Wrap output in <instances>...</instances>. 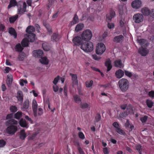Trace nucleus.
<instances>
[{"mask_svg": "<svg viewBox=\"0 0 154 154\" xmlns=\"http://www.w3.org/2000/svg\"><path fill=\"white\" fill-rule=\"evenodd\" d=\"M93 44L92 42L89 41L83 42L80 48L85 52L92 51L93 49Z\"/></svg>", "mask_w": 154, "mask_h": 154, "instance_id": "obj_1", "label": "nucleus"}, {"mask_svg": "<svg viewBox=\"0 0 154 154\" xmlns=\"http://www.w3.org/2000/svg\"><path fill=\"white\" fill-rule=\"evenodd\" d=\"M119 87L121 90L123 92L126 91L129 86V83L128 80L125 79H122L119 81Z\"/></svg>", "mask_w": 154, "mask_h": 154, "instance_id": "obj_2", "label": "nucleus"}, {"mask_svg": "<svg viewBox=\"0 0 154 154\" xmlns=\"http://www.w3.org/2000/svg\"><path fill=\"white\" fill-rule=\"evenodd\" d=\"M26 5L25 2H19L17 6V14L21 15L26 12Z\"/></svg>", "mask_w": 154, "mask_h": 154, "instance_id": "obj_3", "label": "nucleus"}, {"mask_svg": "<svg viewBox=\"0 0 154 154\" xmlns=\"http://www.w3.org/2000/svg\"><path fill=\"white\" fill-rule=\"evenodd\" d=\"M92 36V32L89 29L84 31L81 34V37L83 41H89Z\"/></svg>", "mask_w": 154, "mask_h": 154, "instance_id": "obj_4", "label": "nucleus"}, {"mask_svg": "<svg viewBox=\"0 0 154 154\" xmlns=\"http://www.w3.org/2000/svg\"><path fill=\"white\" fill-rule=\"evenodd\" d=\"M106 50L105 45L102 43L98 44L97 46L96 51L97 54L101 55Z\"/></svg>", "mask_w": 154, "mask_h": 154, "instance_id": "obj_5", "label": "nucleus"}, {"mask_svg": "<svg viewBox=\"0 0 154 154\" xmlns=\"http://www.w3.org/2000/svg\"><path fill=\"white\" fill-rule=\"evenodd\" d=\"M6 128V131L7 133L11 135H13L15 134L16 132L17 131V127L15 125H8Z\"/></svg>", "mask_w": 154, "mask_h": 154, "instance_id": "obj_6", "label": "nucleus"}, {"mask_svg": "<svg viewBox=\"0 0 154 154\" xmlns=\"http://www.w3.org/2000/svg\"><path fill=\"white\" fill-rule=\"evenodd\" d=\"M133 19L135 23H139L143 21V17L141 14H136L133 16Z\"/></svg>", "mask_w": 154, "mask_h": 154, "instance_id": "obj_7", "label": "nucleus"}, {"mask_svg": "<svg viewBox=\"0 0 154 154\" xmlns=\"http://www.w3.org/2000/svg\"><path fill=\"white\" fill-rule=\"evenodd\" d=\"M72 41L74 44L78 46H81L83 42L81 37L78 35L75 36L73 38Z\"/></svg>", "mask_w": 154, "mask_h": 154, "instance_id": "obj_8", "label": "nucleus"}, {"mask_svg": "<svg viewBox=\"0 0 154 154\" xmlns=\"http://www.w3.org/2000/svg\"><path fill=\"white\" fill-rule=\"evenodd\" d=\"M61 38V35L58 32H54L51 36V41L53 42L58 41Z\"/></svg>", "mask_w": 154, "mask_h": 154, "instance_id": "obj_9", "label": "nucleus"}, {"mask_svg": "<svg viewBox=\"0 0 154 154\" xmlns=\"http://www.w3.org/2000/svg\"><path fill=\"white\" fill-rule=\"evenodd\" d=\"M32 108L34 116L35 117H36L37 116L38 104L36 100H33L32 101Z\"/></svg>", "mask_w": 154, "mask_h": 154, "instance_id": "obj_10", "label": "nucleus"}, {"mask_svg": "<svg viewBox=\"0 0 154 154\" xmlns=\"http://www.w3.org/2000/svg\"><path fill=\"white\" fill-rule=\"evenodd\" d=\"M132 7L136 9L140 8L141 6V2L140 0H135L131 3Z\"/></svg>", "mask_w": 154, "mask_h": 154, "instance_id": "obj_11", "label": "nucleus"}, {"mask_svg": "<svg viewBox=\"0 0 154 154\" xmlns=\"http://www.w3.org/2000/svg\"><path fill=\"white\" fill-rule=\"evenodd\" d=\"M139 53L142 56H145L148 53L149 51L146 48H144L143 46L140 48L138 51Z\"/></svg>", "mask_w": 154, "mask_h": 154, "instance_id": "obj_12", "label": "nucleus"}, {"mask_svg": "<svg viewBox=\"0 0 154 154\" xmlns=\"http://www.w3.org/2000/svg\"><path fill=\"white\" fill-rule=\"evenodd\" d=\"M142 13L145 16H148L151 14V12L149 9L147 7H144L141 10Z\"/></svg>", "mask_w": 154, "mask_h": 154, "instance_id": "obj_13", "label": "nucleus"}, {"mask_svg": "<svg viewBox=\"0 0 154 154\" xmlns=\"http://www.w3.org/2000/svg\"><path fill=\"white\" fill-rule=\"evenodd\" d=\"M19 2H17L16 0H10L9 4L8 6V8L9 9L12 7L18 6Z\"/></svg>", "mask_w": 154, "mask_h": 154, "instance_id": "obj_14", "label": "nucleus"}, {"mask_svg": "<svg viewBox=\"0 0 154 154\" xmlns=\"http://www.w3.org/2000/svg\"><path fill=\"white\" fill-rule=\"evenodd\" d=\"M115 74L117 78L120 79L124 75V72L122 70L119 69L116 71Z\"/></svg>", "mask_w": 154, "mask_h": 154, "instance_id": "obj_15", "label": "nucleus"}, {"mask_svg": "<svg viewBox=\"0 0 154 154\" xmlns=\"http://www.w3.org/2000/svg\"><path fill=\"white\" fill-rule=\"evenodd\" d=\"M17 97L18 100L22 103L23 100V92L21 91H18L17 92Z\"/></svg>", "mask_w": 154, "mask_h": 154, "instance_id": "obj_16", "label": "nucleus"}, {"mask_svg": "<svg viewBox=\"0 0 154 154\" xmlns=\"http://www.w3.org/2000/svg\"><path fill=\"white\" fill-rule=\"evenodd\" d=\"M105 66L107 67V72L109 71L112 68V66L111 65V61L110 59H108L105 62Z\"/></svg>", "mask_w": 154, "mask_h": 154, "instance_id": "obj_17", "label": "nucleus"}, {"mask_svg": "<svg viewBox=\"0 0 154 154\" xmlns=\"http://www.w3.org/2000/svg\"><path fill=\"white\" fill-rule=\"evenodd\" d=\"M124 37L122 35H120L115 36L113 40V41L116 43H119L123 40Z\"/></svg>", "mask_w": 154, "mask_h": 154, "instance_id": "obj_18", "label": "nucleus"}, {"mask_svg": "<svg viewBox=\"0 0 154 154\" xmlns=\"http://www.w3.org/2000/svg\"><path fill=\"white\" fill-rule=\"evenodd\" d=\"M70 75L72 77L73 84L74 85H77L78 81L77 75L70 73Z\"/></svg>", "mask_w": 154, "mask_h": 154, "instance_id": "obj_19", "label": "nucleus"}, {"mask_svg": "<svg viewBox=\"0 0 154 154\" xmlns=\"http://www.w3.org/2000/svg\"><path fill=\"white\" fill-rule=\"evenodd\" d=\"M8 32L11 35H13L15 38L17 37V33L15 29L12 27H10L8 29Z\"/></svg>", "mask_w": 154, "mask_h": 154, "instance_id": "obj_20", "label": "nucleus"}, {"mask_svg": "<svg viewBox=\"0 0 154 154\" xmlns=\"http://www.w3.org/2000/svg\"><path fill=\"white\" fill-rule=\"evenodd\" d=\"M114 66L116 67L122 68L123 67V65L121 60L119 59L116 60L114 62Z\"/></svg>", "mask_w": 154, "mask_h": 154, "instance_id": "obj_21", "label": "nucleus"}, {"mask_svg": "<svg viewBox=\"0 0 154 154\" xmlns=\"http://www.w3.org/2000/svg\"><path fill=\"white\" fill-rule=\"evenodd\" d=\"M35 35L34 33L29 34L27 36V39L29 42H33L35 40Z\"/></svg>", "mask_w": 154, "mask_h": 154, "instance_id": "obj_22", "label": "nucleus"}, {"mask_svg": "<svg viewBox=\"0 0 154 154\" xmlns=\"http://www.w3.org/2000/svg\"><path fill=\"white\" fill-rule=\"evenodd\" d=\"M7 125H17V122L14 119H11L9 120L6 122Z\"/></svg>", "mask_w": 154, "mask_h": 154, "instance_id": "obj_23", "label": "nucleus"}, {"mask_svg": "<svg viewBox=\"0 0 154 154\" xmlns=\"http://www.w3.org/2000/svg\"><path fill=\"white\" fill-rule=\"evenodd\" d=\"M33 53L34 54H36L35 56L39 58L42 57L43 54V51L41 50H35L33 51Z\"/></svg>", "mask_w": 154, "mask_h": 154, "instance_id": "obj_24", "label": "nucleus"}, {"mask_svg": "<svg viewBox=\"0 0 154 154\" xmlns=\"http://www.w3.org/2000/svg\"><path fill=\"white\" fill-rule=\"evenodd\" d=\"M35 30V28L34 26H29L26 29V31L27 33L29 34H30L32 33V32H34Z\"/></svg>", "mask_w": 154, "mask_h": 154, "instance_id": "obj_25", "label": "nucleus"}, {"mask_svg": "<svg viewBox=\"0 0 154 154\" xmlns=\"http://www.w3.org/2000/svg\"><path fill=\"white\" fill-rule=\"evenodd\" d=\"M84 27V25L82 23H79L76 26L75 29V31L78 32L81 30Z\"/></svg>", "mask_w": 154, "mask_h": 154, "instance_id": "obj_26", "label": "nucleus"}, {"mask_svg": "<svg viewBox=\"0 0 154 154\" xmlns=\"http://www.w3.org/2000/svg\"><path fill=\"white\" fill-rule=\"evenodd\" d=\"M110 16L108 17V15H106V19L111 20V19L113 17L116 15V13L112 9H111L110 11Z\"/></svg>", "mask_w": 154, "mask_h": 154, "instance_id": "obj_27", "label": "nucleus"}, {"mask_svg": "<svg viewBox=\"0 0 154 154\" xmlns=\"http://www.w3.org/2000/svg\"><path fill=\"white\" fill-rule=\"evenodd\" d=\"M79 21L78 16L76 14H75L71 22V25H74L78 23Z\"/></svg>", "mask_w": 154, "mask_h": 154, "instance_id": "obj_28", "label": "nucleus"}, {"mask_svg": "<svg viewBox=\"0 0 154 154\" xmlns=\"http://www.w3.org/2000/svg\"><path fill=\"white\" fill-rule=\"evenodd\" d=\"M29 42L26 38H24L23 39L21 42V44L22 46L23 47L28 46Z\"/></svg>", "mask_w": 154, "mask_h": 154, "instance_id": "obj_29", "label": "nucleus"}, {"mask_svg": "<svg viewBox=\"0 0 154 154\" xmlns=\"http://www.w3.org/2000/svg\"><path fill=\"white\" fill-rule=\"evenodd\" d=\"M26 137V134L25 133V131L24 129L21 130L20 133V138L22 140H24Z\"/></svg>", "mask_w": 154, "mask_h": 154, "instance_id": "obj_30", "label": "nucleus"}, {"mask_svg": "<svg viewBox=\"0 0 154 154\" xmlns=\"http://www.w3.org/2000/svg\"><path fill=\"white\" fill-rule=\"evenodd\" d=\"M19 124L22 127L27 128L26 122L25 119H20L19 122Z\"/></svg>", "mask_w": 154, "mask_h": 154, "instance_id": "obj_31", "label": "nucleus"}, {"mask_svg": "<svg viewBox=\"0 0 154 154\" xmlns=\"http://www.w3.org/2000/svg\"><path fill=\"white\" fill-rule=\"evenodd\" d=\"M48 3L47 6V9H49L55 3L56 0H48Z\"/></svg>", "mask_w": 154, "mask_h": 154, "instance_id": "obj_32", "label": "nucleus"}, {"mask_svg": "<svg viewBox=\"0 0 154 154\" xmlns=\"http://www.w3.org/2000/svg\"><path fill=\"white\" fill-rule=\"evenodd\" d=\"M40 62L42 64L45 65H47L48 64L49 60L46 57H42L40 60Z\"/></svg>", "mask_w": 154, "mask_h": 154, "instance_id": "obj_33", "label": "nucleus"}, {"mask_svg": "<svg viewBox=\"0 0 154 154\" xmlns=\"http://www.w3.org/2000/svg\"><path fill=\"white\" fill-rule=\"evenodd\" d=\"M115 130L117 133L120 135H125L126 134L125 132L123 130L121 129L119 127L117 128Z\"/></svg>", "mask_w": 154, "mask_h": 154, "instance_id": "obj_34", "label": "nucleus"}, {"mask_svg": "<svg viewBox=\"0 0 154 154\" xmlns=\"http://www.w3.org/2000/svg\"><path fill=\"white\" fill-rule=\"evenodd\" d=\"M13 80L12 76L11 75H8L7 76V84L8 85H11L12 82Z\"/></svg>", "mask_w": 154, "mask_h": 154, "instance_id": "obj_35", "label": "nucleus"}, {"mask_svg": "<svg viewBox=\"0 0 154 154\" xmlns=\"http://www.w3.org/2000/svg\"><path fill=\"white\" fill-rule=\"evenodd\" d=\"M23 48L22 47L20 43L17 44L15 46L16 51L18 52H21Z\"/></svg>", "mask_w": 154, "mask_h": 154, "instance_id": "obj_36", "label": "nucleus"}, {"mask_svg": "<svg viewBox=\"0 0 154 154\" xmlns=\"http://www.w3.org/2000/svg\"><path fill=\"white\" fill-rule=\"evenodd\" d=\"M18 14H16L14 16L11 17L9 18V20L10 22L11 23H13L18 18Z\"/></svg>", "mask_w": 154, "mask_h": 154, "instance_id": "obj_37", "label": "nucleus"}, {"mask_svg": "<svg viewBox=\"0 0 154 154\" xmlns=\"http://www.w3.org/2000/svg\"><path fill=\"white\" fill-rule=\"evenodd\" d=\"M146 103L147 106L149 108H151L153 105L154 103L150 100L147 99Z\"/></svg>", "mask_w": 154, "mask_h": 154, "instance_id": "obj_38", "label": "nucleus"}, {"mask_svg": "<svg viewBox=\"0 0 154 154\" xmlns=\"http://www.w3.org/2000/svg\"><path fill=\"white\" fill-rule=\"evenodd\" d=\"M94 82L93 80L87 81L85 82V85L87 88H90L93 85Z\"/></svg>", "mask_w": 154, "mask_h": 154, "instance_id": "obj_39", "label": "nucleus"}, {"mask_svg": "<svg viewBox=\"0 0 154 154\" xmlns=\"http://www.w3.org/2000/svg\"><path fill=\"white\" fill-rule=\"evenodd\" d=\"M29 105V100H28L27 99L23 103V108L24 109H27L28 108Z\"/></svg>", "mask_w": 154, "mask_h": 154, "instance_id": "obj_40", "label": "nucleus"}, {"mask_svg": "<svg viewBox=\"0 0 154 154\" xmlns=\"http://www.w3.org/2000/svg\"><path fill=\"white\" fill-rule=\"evenodd\" d=\"M42 45L43 49L44 51H47L50 50V47L47 44L44 43L42 44Z\"/></svg>", "mask_w": 154, "mask_h": 154, "instance_id": "obj_41", "label": "nucleus"}, {"mask_svg": "<svg viewBox=\"0 0 154 154\" xmlns=\"http://www.w3.org/2000/svg\"><path fill=\"white\" fill-rule=\"evenodd\" d=\"M22 116V112L18 111L14 115V118L17 119H19Z\"/></svg>", "mask_w": 154, "mask_h": 154, "instance_id": "obj_42", "label": "nucleus"}, {"mask_svg": "<svg viewBox=\"0 0 154 154\" xmlns=\"http://www.w3.org/2000/svg\"><path fill=\"white\" fill-rule=\"evenodd\" d=\"M10 109L11 112L14 113L17 111V108L16 106L12 105L10 106Z\"/></svg>", "mask_w": 154, "mask_h": 154, "instance_id": "obj_43", "label": "nucleus"}, {"mask_svg": "<svg viewBox=\"0 0 154 154\" xmlns=\"http://www.w3.org/2000/svg\"><path fill=\"white\" fill-rule=\"evenodd\" d=\"M80 107L82 109H85L89 108V105L86 103H81L80 104Z\"/></svg>", "mask_w": 154, "mask_h": 154, "instance_id": "obj_44", "label": "nucleus"}, {"mask_svg": "<svg viewBox=\"0 0 154 154\" xmlns=\"http://www.w3.org/2000/svg\"><path fill=\"white\" fill-rule=\"evenodd\" d=\"M73 97L75 102L77 103L78 102L81 101V99L80 97L78 95H75Z\"/></svg>", "mask_w": 154, "mask_h": 154, "instance_id": "obj_45", "label": "nucleus"}, {"mask_svg": "<svg viewBox=\"0 0 154 154\" xmlns=\"http://www.w3.org/2000/svg\"><path fill=\"white\" fill-rule=\"evenodd\" d=\"M26 54L24 52H22L21 54H20L18 56V58L20 60L22 61L24 59L25 57Z\"/></svg>", "mask_w": 154, "mask_h": 154, "instance_id": "obj_46", "label": "nucleus"}, {"mask_svg": "<svg viewBox=\"0 0 154 154\" xmlns=\"http://www.w3.org/2000/svg\"><path fill=\"white\" fill-rule=\"evenodd\" d=\"M45 26L49 34L51 35L52 32L51 27L48 25H46Z\"/></svg>", "mask_w": 154, "mask_h": 154, "instance_id": "obj_47", "label": "nucleus"}, {"mask_svg": "<svg viewBox=\"0 0 154 154\" xmlns=\"http://www.w3.org/2000/svg\"><path fill=\"white\" fill-rule=\"evenodd\" d=\"M101 119V116L99 113H97L95 117V121L96 122H99Z\"/></svg>", "mask_w": 154, "mask_h": 154, "instance_id": "obj_48", "label": "nucleus"}, {"mask_svg": "<svg viewBox=\"0 0 154 154\" xmlns=\"http://www.w3.org/2000/svg\"><path fill=\"white\" fill-rule=\"evenodd\" d=\"M136 149L138 151L140 154H142V146L140 144H138L137 145Z\"/></svg>", "mask_w": 154, "mask_h": 154, "instance_id": "obj_49", "label": "nucleus"}, {"mask_svg": "<svg viewBox=\"0 0 154 154\" xmlns=\"http://www.w3.org/2000/svg\"><path fill=\"white\" fill-rule=\"evenodd\" d=\"M127 111L129 113L133 111L132 107L131 105H129L128 106H127L126 107Z\"/></svg>", "mask_w": 154, "mask_h": 154, "instance_id": "obj_50", "label": "nucleus"}, {"mask_svg": "<svg viewBox=\"0 0 154 154\" xmlns=\"http://www.w3.org/2000/svg\"><path fill=\"white\" fill-rule=\"evenodd\" d=\"M147 119L148 116H145L143 117H141L140 118V120L142 123H145Z\"/></svg>", "mask_w": 154, "mask_h": 154, "instance_id": "obj_51", "label": "nucleus"}, {"mask_svg": "<svg viewBox=\"0 0 154 154\" xmlns=\"http://www.w3.org/2000/svg\"><path fill=\"white\" fill-rule=\"evenodd\" d=\"M78 136L79 137L82 139H84L85 138L84 134L82 132H80L78 133Z\"/></svg>", "mask_w": 154, "mask_h": 154, "instance_id": "obj_52", "label": "nucleus"}, {"mask_svg": "<svg viewBox=\"0 0 154 154\" xmlns=\"http://www.w3.org/2000/svg\"><path fill=\"white\" fill-rule=\"evenodd\" d=\"M80 154H85L84 152L83 151L82 148L81 147V146L77 148Z\"/></svg>", "mask_w": 154, "mask_h": 154, "instance_id": "obj_53", "label": "nucleus"}, {"mask_svg": "<svg viewBox=\"0 0 154 154\" xmlns=\"http://www.w3.org/2000/svg\"><path fill=\"white\" fill-rule=\"evenodd\" d=\"M60 78V76L59 75H58L56 77L54 78V80L53 82L54 84L55 85H56L57 84Z\"/></svg>", "mask_w": 154, "mask_h": 154, "instance_id": "obj_54", "label": "nucleus"}, {"mask_svg": "<svg viewBox=\"0 0 154 154\" xmlns=\"http://www.w3.org/2000/svg\"><path fill=\"white\" fill-rule=\"evenodd\" d=\"M6 142L3 140L2 139L0 140V147H3L6 145Z\"/></svg>", "mask_w": 154, "mask_h": 154, "instance_id": "obj_55", "label": "nucleus"}, {"mask_svg": "<svg viewBox=\"0 0 154 154\" xmlns=\"http://www.w3.org/2000/svg\"><path fill=\"white\" fill-rule=\"evenodd\" d=\"M38 113L37 114V116H40L42 115L43 114V110L41 108H39L38 109Z\"/></svg>", "mask_w": 154, "mask_h": 154, "instance_id": "obj_56", "label": "nucleus"}, {"mask_svg": "<svg viewBox=\"0 0 154 154\" xmlns=\"http://www.w3.org/2000/svg\"><path fill=\"white\" fill-rule=\"evenodd\" d=\"M125 73L126 75L129 77H131L132 75V73L128 71L125 70Z\"/></svg>", "mask_w": 154, "mask_h": 154, "instance_id": "obj_57", "label": "nucleus"}, {"mask_svg": "<svg viewBox=\"0 0 154 154\" xmlns=\"http://www.w3.org/2000/svg\"><path fill=\"white\" fill-rule=\"evenodd\" d=\"M103 152L104 154H109V151L107 147L103 148Z\"/></svg>", "mask_w": 154, "mask_h": 154, "instance_id": "obj_58", "label": "nucleus"}, {"mask_svg": "<svg viewBox=\"0 0 154 154\" xmlns=\"http://www.w3.org/2000/svg\"><path fill=\"white\" fill-rule=\"evenodd\" d=\"M112 125L116 129L117 128L119 127V124L116 122H114L112 124Z\"/></svg>", "mask_w": 154, "mask_h": 154, "instance_id": "obj_59", "label": "nucleus"}, {"mask_svg": "<svg viewBox=\"0 0 154 154\" xmlns=\"http://www.w3.org/2000/svg\"><path fill=\"white\" fill-rule=\"evenodd\" d=\"M107 26L109 28L111 29L114 27V25L112 23H108L107 24Z\"/></svg>", "mask_w": 154, "mask_h": 154, "instance_id": "obj_60", "label": "nucleus"}, {"mask_svg": "<svg viewBox=\"0 0 154 154\" xmlns=\"http://www.w3.org/2000/svg\"><path fill=\"white\" fill-rule=\"evenodd\" d=\"M148 95L150 97L152 98H154V91H149L148 93Z\"/></svg>", "mask_w": 154, "mask_h": 154, "instance_id": "obj_61", "label": "nucleus"}, {"mask_svg": "<svg viewBox=\"0 0 154 154\" xmlns=\"http://www.w3.org/2000/svg\"><path fill=\"white\" fill-rule=\"evenodd\" d=\"M128 114L126 112H124L120 114V116L122 118L125 117Z\"/></svg>", "mask_w": 154, "mask_h": 154, "instance_id": "obj_62", "label": "nucleus"}, {"mask_svg": "<svg viewBox=\"0 0 154 154\" xmlns=\"http://www.w3.org/2000/svg\"><path fill=\"white\" fill-rule=\"evenodd\" d=\"M73 143L74 145L76 147V148L80 146V143L78 140L74 141H73Z\"/></svg>", "mask_w": 154, "mask_h": 154, "instance_id": "obj_63", "label": "nucleus"}, {"mask_svg": "<svg viewBox=\"0 0 154 154\" xmlns=\"http://www.w3.org/2000/svg\"><path fill=\"white\" fill-rule=\"evenodd\" d=\"M5 28V26L2 23L0 24V32L3 31Z\"/></svg>", "mask_w": 154, "mask_h": 154, "instance_id": "obj_64", "label": "nucleus"}]
</instances>
